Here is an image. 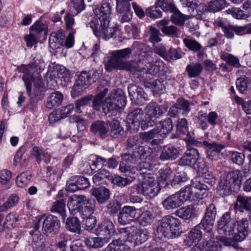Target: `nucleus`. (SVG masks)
Returning <instances> with one entry per match:
<instances>
[{"label":"nucleus","mask_w":251,"mask_h":251,"mask_svg":"<svg viewBox=\"0 0 251 251\" xmlns=\"http://www.w3.org/2000/svg\"><path fill=\"white\" fill-rule=\"evenodd\" d=\"M167 110V107L159 105L155 102H150L145 107V116L142 122V129H146L152 126L157 122L156 119L161 116Z\"/></svg>","instance_id":"obj_8"},{"label":"nucleus","mask_w":251,"mask_h":251,"mask_svg":"<svg viewBox=\"0 0 251 251\" xmlns=\"http://www.w3.org/2000/svg\"><path fill=\"white\" fill-rule=\"evenodd\" d=\"M176 194L182 204L187 201L194 200V195L193 194V189L192 186H187L184 188H182Z\"/></svg>","instance_id":"obj_38"},{"label":"nucleus","mask_w":251,"mask_h":251,"mask_svg":"<svg viewBox=\"0 0 251 251\" xmlns=\"http://www.w3.org/2000/svg\"><path fill=\"white\" fill-rule=\"evenodd\" d=\"M83 225L85 226V228L88 231L92 230L96 225V219L95 217L91 215L86 216H82Z\"/></svg>","instance_id":"obj_57"},{"label":"nucleus","mask_w":251,"mask_h":251,"mask_svg":"<svg viewBox=\"0 0 251 251\" xmlns=\"http://www.w3.org/2000/svg\"><path fill=\"white\" fill-rule=\"evenodd\" d=\"M121 203L117 201H111L106 207L109 213L111 215L117 214L121 209Z\"/></svg>","instance_id":"obj_62"},{"label":"nucleus","mask_w":251,"mask_h":251,"mask_svg":"<svg viewBox=\"0 0 251 251\" xmlns=\"http://www.w3.org/2000/svg\"><path fill=\"white\" fill-rule=\"evenodd\" d=\"M131 53L132 50L129 48L111 51L110 56L103 62L105 69L108 72L114 70L131 71L136 69L141 71L145 70L141 67L136 68L134 63L124 60L128 58Z\"/></svg>","instance_id":"obj_2"},{"label":"nucleus","mask_w":251,"mask_h":251,"mask_svg":"<svg viewBox=\"0 0 251 251\" xmlns=\"http://www.w3.org/2000/svg\"><path fill=\"white\" fill-rule=\"evenodd\" d=\"M242 174L239 170H234L225 174L219 182V189L224 191V194L228 195L238 190Z\"/></svg>","instance_id":"obj_7"},{"label":"nucleus","mask_w":251,"mask_h":251,"mask_svg":"<svg viewBox=\"0 0 251 251\" xmlns=\"http://www.w3.org/2000/svg\"><path fill=\"white\" fill-rule=\"evenodd\" d=\"M133 238V235H131L127 228H123L119 230V238L117 240L119 241V243H127L132 246Z\"/></svg>","instance_id":"obj_42"},{"label":"nucleus","mask_w":251,"mask_h":251,"mask_svg":"<svg viewBox=\"0 0 251 251\" xmlns=\"http://www.w3.org/2000/svg\"><path fill=\"white\" fill-rule=\"evenodd\" d=\"M143 114V111L140 108H136L128 114L126 120L129 128L138 129L140 125L142 126Z\"/></svg>","instance_id":"obj_16"},{"label":"nucleus","mask_w":251,"mask_h":251,"mask_svg":"<svg viewBox=\"0 0 251 251\" xmlns=\"http://www.w3.org/2000/svg\"><path fill=\"white\" fill-rule=\"evenodd\" d=\"M158 135V131L154 128L148 131L140 132L139 138L143 143H148Z\"/></svg>","instance_id":"obj_52"},{"label":"nucleus","mask_w":251,"mask_h":251,"mask_svg":"<svg viewBox=\"0 0 251 251\" xmlns=\"http://www.w3.org/2000/svg\"><path fill=\"white\" fill-rule=\"evenodd\" d=\"M224 7V2L222 0H214L209 2L208 9L205 7V10L201 16V20L206 21V19L205 16V13L207 12V10L213 13L218 12L223 9Z\"/></svg>","instance_id":"obj_36"},{"label":"nucleus","mask_w":251,"mask_h":251,"mask_svg":"<svg viewBox=\"0 0 251 251\" xmlns=\"http://www.w3.org/2000/svg\"><path fill=\"white\" fill-rule=\"evenodd\" d=\"M32 154L38 164H40L42 160L46 164H48L50 162L51 155L46 150L37 146L33 147Z\"/></svg>","instance_id":"obj_24"},{"label":"nucleus","mask_w":251,"mask_h":251,"mask_svg":"<svg viewBox=\"0 0 251 251\" xmlns=\"http://www.w3.org/2000/svg\"><path fill=\"white\" fill-rule=\"evenodd\" d=\"M199 158V153L197 149L192 148L187 150L180 158L179 164L182 166L194 164Z\"/></svg>","instance_id":"obj_19"},{"label":"nucleus","mask_w":251,"mask_h":251,"mask_svg":"<svg viewBox=\"0 0 251 251\" xmlns=\"http://www.w3.org/2000/svg\"><path fill=\"white\" fill-rule=\"evenodd\" d=\"M182 204L181 201L176 193L168 196L163 201V205L167 210L176 208Z\"/></svg>","instance_id":"obj_26"},{"label":"nucleus","mask_w":251,"mask_h":251,"mask_svg":"<svg viewBox=\"0 0 251 251\" xmlns=\"http://www.w3.org/2000/svg\"><path fill=\"white\" fill-rule=\"evenodd\" d=\"M94 11L97 17L95 19H97L100 24L105 21H109V18L111 13V7L109 3H103L100 7L95 8Z\"/></svg>","instance_id":"obj_17"},{"label":"nucleus","mask_w":251,"mask_h":251,"mask_svg":"<svg viewBox=\"0 0 251 251\" xmlns=\"http://www.w3.org/2000/svg\"><path fill=\"white\" fill-rule=\"evenodd\" d=\"M156 232L160 237L174 239L180 235V222L170 215L166 216L159 222Z\"/></svg>","instance_id":"obj_5"},{"label":"nucleus","mask_w":251,"mask_h":251,"mask_svg":"<svg viewBox=\"0 0 251 251\" xmlns=\"http://www.w3.org/2000/svg\"><path fill=\"white\" fill-rule=\"evenodd\" d=\"M139 224L145 226L151 224L153 221L152 213L148 210L143 211L137 219Z\"/></svg>","instance_id":"obj_40"},{"label":"nucleus","mask_w":251,"mask_h":251,"mask_svg":"<svg viewBox=\"0 0 251 251\" xmlns=\"http://www.w3.org/2000/svg\"><path fill=\"white\" fill-rule=\"evenodd\" d=\"M192 187L193 189V194L194 195V199H203L207 197V186L206 185L199 183Z\"/></svg>","instance_id":"obj_39"},{"label":"nucleus","mask_w":251,"mask_h":251,"mask_svg":"<svg viewBox=\"0 0 251 251\" xmlns=\"http://www.w3.org/2000/svg\"><path fill=\"white\" fill-rule=\"evenodd\" d=\"M19 201V198L16 195H11L4 204L0 206V211H6L8 208L15 205Z\"/></svg>","instance_id":"obj_59"},{"label":"nucleus","mask_w":251,"mask_h":251,"mask_svg":"<svg viewBox=\"0 0 251 251\" xmlns=\"http://www.w3.org/2000/svg\"><path fill=\"white\" fill-rule=\"evenodd\" d=\"M109 21H105L101 24L97 19H93L87 24V27H90L97 37H101L104 39H108L113 37L117 31L115 26L109 27Z\"/></svg>","instance_id":"obj_10"},{"label":"nucleus","mask_w":251,"mask_h":251,"mask_svg":"<svg viewBox=\"0 0 251 251\" xmlns=\"http://www.w3.org/2000/svg\"><path fill=\"white\" fill-rule=\"evenodd\" d=\"M110 129L108 130L110 136L113 138H118L123 132V128L120 126V122L116 120L109 121L107 123Z\"/></svg>","instance_id":"obj_33"},{"label":"nucleus","mask_w":251,"mask_h":251,"mask_svg":"<svg viewBox=\"0 0 251 251\" xmlns=\"http://www.w3.org/2000/svg\"><path fill=\"white\" fill-rule=\"evenodd\" d=\"M97 234L108 237L113 235L115 229L113 223L109 220H106L98 226L97 228Z\"/></svg>","instance_id":"obj_22"},{"label":"nucleus","mask_w":251,"mask_h":251,"mask_svg":"<svg viewBox=\"0 0 251 251\" xmlns=\"http://www.w3.org/2000/svg\"><path fill=\"white\" fill-rule=\"evenodd\" d=\"M37 224L34 226V229L37 230L39 228V224L42 223V230L47 236H53L58 233L60 227V221L56 217L49 215L47 217L38 216L36 217Z\"/></svg>","instance_id":"obj_9"},{"label":"nucleus","mask_w":251,"mask_h":251,"mask_svg":"<svg viewBox=\"0 0 251 251\" xmlns=\"http://www.w3.org/2000/svg\"><path fill=\"white\" fill-rule=\"evenodd\" d=\"M58 241L55 244L59 249H65L67 247V243L70 240L69 235L64 233H60L57 237Z\"/></svg>","instance_id":"obj_60"},{"label":"nucleus","mask_w":251,"mask_h":251,"mask_svg":"<svg viewBox=\"0 0 251 251\" xmlns=\"http://www.w3.org/2000/svg\"><path fill=\"white\" fill-rule=\"evenodd\" d=\"M95 201L87 199L85 196L74 195L70 197L67 206L70 211L79 212L82 216H91L95 207Z\"/></svg>","instance_id":"obj_4"},{"label":"nucleus","mask_w":251,"mask_h":251,"mask_svg":"<svg viewBox=\"0 0 251 251\" xmlns=\"http://www.w3.org/2000/svg\"><path fill=\"white\" fill-rule=\"evenodd\" d=\"M92 99L93 96L91 95H89L76 100L75 101V109L76 112L77 113H82L80 107L81 106H86L90 104Z\"/></svg>","instance_id":"obj_51"},{"label":"nucleus","mask_w":251,"mask_h":251,"mask_svg":"<svg viewBox=\"0 0 251 251\" xmlns=\"http://www.w3.org/2000/svg\"><path fill=\"white\" fill-rule=\"evenodd\" d=\"M109 176V172L105 169L99 170V172L93 176V182L98 185L101 184L104 181V179L108 178Z\"/></svg>","instance_id":"obj_50"},{"label":"nucleus","mask_w":251,"mask_h":251,"mask_svg":"<svg viewBox=\"0 0 251 251\" xmlns=\"http://www.w3.org/2000/svg\"><path fill=\"white\" fill-rule=\"evenodd\" d=\"M33 251H53L52 245L47 242L36 241L33 239L32 243Z\"/></svg>","instance_id":"obj_47"},{"label":"nucleus","mask_w":251,"mask_h":251,"mask_svg":"<svg viewBox=\"0 0 251 251\" xmlns=\"http://www.w3.org/2000/svg\"><path fill=\"white\" fill-rule=\"evenodd\" d=\"M201 228H202V226L201 225V223L196 226L195 228L189 233L187 239L185 242H187L189 246H191L192 244H196L198 243L201 239L202 233L200 230Z\"/></svg>","instance_id":"obj_30"},{"label":"nucleus","mask_w":251,"mask_h":251,"mask_svg":"<svg viewBox=\"0 0 251 251\" xmlns=\"http://www.w3.org/2000/svg\"><path fill=\"white\" fill-rule=\"evenodd\" d=\"M221 247L219 239L213 238L203 242L202 245L199 244L195 248V251H220Z\"/></svg>","instance_id":"obj_20"},{"label":"nucleus","mask_w":251,"mask_h":251,"mask_svg":"<svg viewBox=\"0 0 251 251\" xmlns=\"http://www.w3.org/2000/svg\"><path fill=\"white\" fill-rule=\"evenodd\" d=\"M216 209L215 205L210 204L206 208L205 216L201 222L202 229L206 232H211L213 228L214 223L216 215Z\"/></svg>","instance_id":"obj_13"},{"label":"nucleus","mask_w":251,"mask_h":251,"mask_svg":"<svg viewBox=\"0 0 251 251\" xmlns=\"http://www.w3.org/2000/svg\"><path fill=\"white\" fill-rule=\"evenodd\" d=\"M248 221L246 219H243L241 221L237 222L234 227L232 236L233 241L240 242L246 238L248 234Z\"/></svg>","instance_id":"obj_14"},{"label":"nucleus","mask_w":251,"mask_h":251,"mask_svg":"<svg viewBox=\"0 0 251 251\" xmlns=\"http://www.w3.org/2000/svg\"><path fill=\"white\" fill-rule=\"evenodd\" d=\"M150 236V233L147 229H141L136 232L133 235V242L132 246L135 247L137 245H140L145 243L149 238Z\"/></svg>","instance_id":"obj_37"},{"label":"nucleus","mask_w":251,"mask_h":251,"mask_svg":"<svg viewBox=\"0 0 251 251\" xmlns=\"http://www.w3.org/2000/svg\"><path fill=\"white\" fill-rule=\"evenodd\" d=\"M63 100V94L58 91H55L50 94L48 97L46 107L50 109L56 108L60 105Z\"/></svg>","instance_id":"obj_25"},{"label":"nucleus","mask_w":251,"mask_h":251,"mask_svg":"<svg viewBox=\"0 0 251 251\" xmlns=\"http://www.w3.org/2000/svg\"><path fill=\"white\" fill-rule=\"evenodd\" d=\"M179 152L176 148L171 146L165 147L160 154L159 158L162 161L175 159L178 156Z\"/></svg>","instance_id":"obj_34"},{"label":"nucleus","mask_w":251,"mask_h":251,"mask_svg":"<svg viewBox=\"0 0 251 251\" xmlns=\"http://www.w3.org/2000/svg\"><path fill=\"white\" fill-rule=\"evenodd\" d=\"M164 63L162 61H156L155 63H149L146 73L153 75H157L160 70H162Z\"/></svg>","instance_id":"obj_53"},{"label":"nucleus","mask_w":251,"mask_h":251,"mask_svg":"<svg viewBox=\"0 0 251 251\" xmlns=\"http://www.w3.org/2000/svg\"><path fill=\"white\" fill-rule=\"evenodd\" d=\"M65 39V34L62 30H59L56 32H53L51 34L50 40L55 42L58 43L60 46H62L63 44H64V40Z\"/></svg>","instance_id":"obj_64"},{"label":"nucleus","mask_w":251,"mask_h":251,"mask_svg":"<svg viewBox=\"0 0 251 251\" xmlns=\"http://www.w3.org/2000/svg\"><path fill=\"white\" fill-rule=\"evenodd\" d=\"M177 108L179 109L181 114L186 116L190 111V102L187 100L183 98H179L176 100V103Z\"/></svg>","instance_id":"obj_45"},{"label":"nucleus","mask_w":251,"mask_h":251,"mask_svg":"<svg viewBox=\"0 0 251 251\" xmlns=\"http://www.w3.org/2000/svg\"><path fill=\"white\" fill-rule=\"evenodd\" d=\"M128 91L131 99H136L138 103L143 104L148 100L147 95L142 88L130 84L128 87Z\"/></svg>","instance_id":"obj_21"},{"label":"nucleus","mask_w":251,"mask_h":251,"mask_svg":"<svg viewBox=\"0 0 251 251\" xmlns=\"http://www.w3.org/2000/svg\"><path fill=\"white\" fill-rule=\"evenodd\" d=\"M44 68V62L40 57L34 58L32 64L28 65H22L17 67L18 71L24 74L22 78L28 95L30 96L31 94L32 81L37 80L39 83L41 82L42 77L40 73Z\"/></svg>","instance_id":"obj_3"},{"label":"nucleus","mask_w":251,"mask_h":251,"mask_svg":"<svg viewBox=\"0 0 251 251\" xmlns=\"http://www.w3.org/2000/svg\"><path fill=\"white\" fill-rule=\"evenodd\" d=\"M108 90L105 88L98 94L93 101V107L97 111H102L107 114L111 111L118 110L126 105V97L121 90L112 92L110 96L103 100L107 93Z\"/></svg>","instance_id":"obj_1"},{"label":"nucleus","mask_w":251,"mask_h":251,"mask_svg":"<svg viewBox=\"0 0 251 251\" xmlns=\"http://www.w3.org/2000/svg\"><path fill=\"white\" fill-rule=\"evenodd\" d=\"M173 13L171 17V20L174 24L176 25H184L185 21L192 18L191 16L181 14L176 9Z\"/></svg>","instance_id":"obj_43"},{"label":"nucleus","mask_w":251,"mask_h":251,"mask_svg":"<svg viewBox=\"0 0 251 251\" xmlns=\"http://www.w3.org/2000/svg\"><path fill=\"white\" fill-rule=\"evenodd\" d=\"M218 25L222 28L225 36L227 38H232L234 37L233 32L238 35H242V31L244 29L242 27H239V26L225 25L222 22H219Z\"/></svg>","instance_id":"obj_27"},{"label":"nucleus","mask_w":251,"mask_h":251,"mask_svg":"<svg viewBox=\"0 0 251 251\" xmlns=\"http://www.w3.org/2000/svg\"><path fill=\"white\" fill-rule=\"evenodd\" d=\"M136 214L137 209L135 207L125 206L120 211L118 222L122 225L129 224L136 217Z\"/></svg>","instance_id":"obj_15"},{"label":"nucleus","mask_w":251,"mask_h":251,"mask_svg":"<svg viewBox=\"0 0 251 251\" xmlns=\"http://www.w3.org/2000/svg\"><path fill=\"white\" fill-rule=\"evenodd\" d=\"M173 128L172 121L171 119L168 118L159 123L155 129L158 131V135L164 137L172 131Z\"/></svg>","instance_id":"obj_28"},{"label":"nucleus","mask_w":251,"mask_h":251,"mask_svg":"<svg viewBox=\"0 0 251 251\" xmlns=\"http://www.w3.org/2000/svg\"><path fill=\"white\" fill-rule=\"evenodd\" d=\"M183 41L185 47L189 50L198 51L201 48V44L195 40L184 38Z\"/></svg>","instance_id":"obj_56"},{"label":"nucleus","mask_w":251,"mask_h":251,"mask_svg":"<svg viewBox=\"0 0 251 251\" xmlns=\"http://www.w3.org/2000/svg\"><path fill=\"white\" fill-rule=\"evenodd\" d=\"M222 59L227 62L230 66L235 68H239L241 65L239 58L231 54L226 53L222 56Z\"/></svg>","instance_id":"obj_54"},{"label":"nucleus","mask_w":251,"mask_h":251,"mask_svg":"<svg viewBox=\"0 0 251 251\" xmlns=\"http://www.w3.org/2000/svg\"><path fill=\"white\" fill-rule=\"evenodd\" d=\"M109 242V238L90 237L85 239V245L90 248H99L103 246Z\"/></svg>","instance_id":"obj_31"},{"label":"nucleus","mask_w":251,"mask_h":251,"mask_svg":"<svg viewBox=\"0 0 251 251\" xmlns=\"http://www.w3.org/2000/svg\"><path fill=\"white\" fill-rule=\"evenodd\" d=\"M195 211L194 205H190L179 208L175 211V214L182 219L188 220L195 215Z\"/></svg>","instance_id":"obj_32"},{"label":"nucleus","mask_w":251,"mask_h":251,"mask_svg":"<svg viewBox=\"0 0 251 251\" xmlns=\"http://www.w3.org/2000/svg\"><path fill=\"white\" fill-rule=\"evenodd\" d=\"M186 70L189 77H196L201 74L202 67L200 63L192 64L188 65Z\"/></svg>","instance_id":"obj_49"},{"label":"nucleus","mask_w":251,"mask_h":251,"mask_svg":"<svg viewBox=\"0 0 251 251\" xmlns=\"http://www.w3.org/2000/svg\"><path fill=\"white\" fill-rule=\"evenodd\" d=\"M142 183L138 185L137 190L138 193L143 194L148 199L155 197L159 191L154 175L151 173L143 172L139 175Z\"/></svg>","instance_id":"obj_6"},{"label":"nucleus","mask_w":251,"mask_h":251,"mask_svg":"<svg viewBox=\"0 0 251 251\" xmlns=\"http://www.w3.org/2000/svg\"><path fill=\"white\" fill-rule=\"evenodd\" d=\"M145 87L152 89L155 92H159L165 89V86L162 81L159 79L154 80H147L144 82Z\"/></svg>","instance_id":"obj_46"},{"label":"nucleus","mask_w":251,"mask_h":251,"mask_svg":"<svg viewBox=\"0 0 251 251\" xmlns=\"http://www.w3.org/2000/svg\"><path fill=\"white\" fill-rule=\"evenodd\" d=\"M91 193L100 203H104L110 198V191L104 187L94 188L91 190Z\"/></svg>","instance_id":"obj_23"},{"label":"nucleus","mask_w":251,"mask_h":251,"mask_svg":"<svg viewBox=\"0 0 251 251\" xmlns=\"http://www.w3.org/2000/svg\"><path fill=\"white\" fill-rule=\"evenodd\" d=\"M65 228L71 232L80 234L81 224L77 218L68 217L66 222Z\"/></svg>","instance_id":"obj_35"},{"label":"nucleus","mask_w":251,"mask_h":251,"mask_svg":"<svg viewBox=\"0 0 251 251\" xmlns=\"http://www.w3.org/2000/svg\"><path fill=\"white\" fill-rule=\"evenodd\" d=\"M250 81V79L246 77H240L237 79L236 87L241 93H244L247 90Z\"/></svg>","instance_id":"obj_55"},{"label":"nucleus","mask_w":251,"mask_h":251,"mask_svg":"<svg viewBox=\"0 0 251 251\" xmlns=\"http://www.w3.org/2000/svg\"><path fill=\"white\" fill-rule=\"evenodd\" d=\"M99 77L97 71L92 72H82L77 77L76 81L86 88L95 82Z\"/></svg>","instance_id":"obj_18"},{"label":"nucleus","mask_w":251,"mask_h":251,"mask_svg":"<svg viewBox=\"0 0 251 251\" xmlns=\"http://www.w3.org/2000/svg\"><path fill=\"white\" fill-rule=\"evenodd\" d=\"M161 31L166 35L175 37H178L180 33L179 30L174 25L163 26Z\"/></svg>","instance_id":"obj_61"},{"label":"nucleus","mask_w":251,"mask_h":251,"mask_svg":"<svg viewBox=\"0 0 251 251\" xmlns=\"http://www.w3.org/2000/svg\"><path fill=\"white\" fill-rule=\"evenodd\" d=\"M121 156L123 161L128 164H136L140 160L146 159L147 152L144 146H139L132 152L125 150Z\"/></svg>","instance_id":"obj_11"},{"label":"nucleus","mask_w":251,"mask_h":251,"mask_svg":"<svg viewBox=\"0 0 251 251\" xmlns=\"http://www.w3.org/2000/svg\"><path fill=\"white\" fill-rule=\"evenodd\" d=\"M176 131L179 135H185L187 137L189 136L188 131V123L186 119L182 118L178 119L176 126Z\"/></svg>","instance_id":"obj_44"},{"label":"nucleus","mask_w":251,"mask_h":251,"mask_svg":"<svg viewBox=\"0 0 251 251\" xmlns=\"http://www.w3.org/2000/svg\"><path fill=\"white\" fill-rule=\"evenodd\" d=\"M32 175L29 172H23L16 177V183L18 187L24 188L30 182Z\"/></svg>","instance_id":"obj_41"},{"label":"nucleus","mask_w":251,"mask_h":251,"mask_svg":"<svg viewBox=\"0 0 251 251\" xmlns=\"http://www.w3.org/2000/svg\"><path fill=\"white\" fill-rule=\"evenodd\" d=\"M237 205H239L241 211L243 210H250L251 208V197L238 196Z\"/></svg>","instance_id":"obj_48"},{"label":"nucleus","mask_w":251,"mask_h":251,"mask_svg":"<svg viewBox=\"0 0 251 251\" xmlns=\"http://www.w3.org/2000/svg\"><path fill=\"white\" fill-rule=\"evenodd\" d=\"M69 121L72 123H76L77 129L79 130L83 131L86 128V121L79 116L73 115L69 118Z\"/></svg>","instance_id":"obj_58"},{"label":"nucleus","mask_w":251,"mask_h":251,"mask_svg":"<svg viewBox=\"0 0 251 251\" xmlns=\"http://www.w3.org/2000/svg\"><path fill=\"white\" fill-rule=\"evenodd\" d=\"M146 13L148 16L154 19L159 18L162 16V12L156 5L147 8Z\"/></svg>","instance_id":"obj_63"},{"label":"nucleus","mask_w":251,"mask_h":251,"mask_svg":"<svg viewBox=\"0 0 251 251\" xmlns=\"http://www.w3.org/2000/svg\"><path fill=\"white\" fill-rule=\"evenodd\" d=\"M235 226V221L231 218L230 213L227 212L223 214L218 221V231L220 234L230 236Z\"/></svg>","instance_id":"obj_12"},{"label":"nucleus","mask_w":251,"mask_h":251,"mask_svg":"<svg viewBox=\"0 0 251 251\" xmlns=\"http://www.w3.org/2000/svg\"><path fill=\"white\" fill-rule=\"evenodd\" d=\"M106 126L104 122L97 121L92 124L91 129L93 133L98 134L101 138H105L107 136L108 133Z\"/></svg>","instance_id":"obj_29"}]
</instances>
